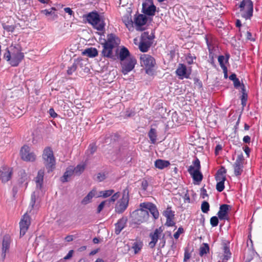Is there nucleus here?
<instances>
[{"label":"nucleus","mask_w":262,"mask_h":262,"mask_svg":"<svg viewBox=\"0 0 262 262\" xmlns=\"http://www.w3.org/2000/svg\"><path fill=\"white\" fill-rule=\"evenodd\" d=\"M4 58L10 62L12 66H17L24 58L20 46L18 44H12L7 49Z\"/></svg>","instance_id":"1"},{"label":"nucleus","mask_w":262,"mask_h":262,"mask_svg":"<svg viewBox=\"0 0 262 262\" xmlns=\"http://www.w3.org/2000/svg\"><path fill=\"white\" fill-rule=\"evenodd\" d=\"M120 43V39L115 34L111 33L107 35L106 39L101 43L102 46V55L104 57L113 58V50Z\"/></svg>","instance_id":"2"},{"label":"nucleus","mask_w":262,"mask_h":262,"mask_svg":"<svg viewBox=\"0 0 262 262\" xmlns=\"http://www.w3.org/2000/svg\"><path fill=\"white\" fill-rule=\"evenodd\" d=\"M42 159L48 172L52 171L55 168L56 160L51 148L46 147L44 149L42 154Z\"/></svg>","instance_id":"3"},{"label":"nucleus","mask_w":262,"mask_h":262,"mask_svg":"<svg viewBox=\"0 0 262 262\" xmlns=\"http://www.w3.org/2000/svg\"><path fill=\"white\" fill-rule=\"evenodd\" d=\"M89 23L98 31H102L104 28L105 24L102 18L97 12L90 13L86 17Z\"/></svg>","instance_id":"4"},{"label":"nucleus","mask_w":262,"mask_h":262,"mask_svg":"<svg viewBox=\"0 0 262 262\" xmlns=\"http://www.w3.org/2000/svg\"><path fill=\"white\" fill-rule=\"evenodd\" d=\"M201 165L200 162L198 159H195L193 162V165L189 167L188 171L192 177L193 181L200 183L203 179V174L200 171Z\"/></svg>","instance_id":"5"},{"label":"nucleus","mask_w":262,"mask_h":262,"mask_svg":"<svg viewBox=\"0 0 262 262\" xmlns=\"http://www.w3.org/2000/svg\"><path fill=\"white\" fill-rule=\"evenodd\" d=\"M240 8L241 15L246 19H250L253 15V6L251 0H243L241 3Z\"/></svg>","instance_id":"6"},{"label":"nucleus","mask_w":262,"mask_h":262,"mask_svg":"<svg viewBox=\"0 0 262 262\" xmlns=\"http://www.w3.org/2000/svg\"><path fill=\"white\" fill-rule=\"evenodd\" d=\"M140 63L146 69V73L148 75L153 74V68L156 62L155 59L149 55L143 54L140 56Z\"/></svg>","instance_id":"7"},{"label":"nucleus","mask_w":262,"mask_h":262,"mask_svg":"<svg viewBox=\"0 0 262 262\" xmlns=\"http://www.w3.org/2000/svg\"><path fill=\"white\" fill-rule=\"evenodd\" d=\"M129 202V191L126 189L123 190L122 197L117 203L115 211L118 213L123 212L127 208Z\"/></svg>","instance_id":"8"},{"label":"nucleus","mask_w":262,"mask_h":262,"mask_svg":"<svg viewBox=\"0 0 262 262\" xmlns=\"http://www.w3.org/2000/svg\"><path fill=\"white\" fill-rule=\"evenodd\" d=\"M133 216L137 224H140L148 221L149 219L148 211L145 208L140 207L133 212Z\"/></svg>","instance_id":"9"},{"label":"nucleus","mask_w":262,"mask_h":262,"mask_svg":"<svg viewBox=\"0 0 262 262\" xmlns=\"http://www.w3.org/2000/svg\"><path fill=\"white\" fill-rule=\"evenodd\" d=\"M20 155L21 158L25 161L34 162L36 159V155L28 145H24L21 147Z\"/></svg>","instance_id":"10"},{"label":"nucleus","mask_w":262,"mask_h":262,"mask_svg":"<svg viewBox=\"0 0 262 262\" xmlns=\"http://www.w3.org/2000/svg\"><path fill=\"white\" fill-rule=\"evenodd\" d=\"M137 63L136 59L134 57H130L121 62L122 72L126 75L132 71Z\"/></svg>","instance_id":"11"},{"label":"nucleus","mask_w":262,"mask_h":262,"mask_svg":"<svg viewBox=\"0 0 262 262\" xmlns=\"http://www.w3.org/2000/svg\"><path fill=\"white\" fill-rule=\"evenodd\" d=\"M191 71L190 69H187L186 66L182 63L178 65L176 70V73L180 79L184 78H189L191 75Z\"/></svg>","instance_id":"12"},{"label":"nucleus","mask_w":262,"mask_h":262,"mask_svg":"<svg viewBox=\"0 0 262 262\" xmlns=\"http://www.w3.org/2000/svg\"><path fill=\"white\" fill-rule=\"evenodd\" d=\"M156 6L152 0H145L142 4V12L148 16H153L156 12Z\"/></svg>","instance_id":"13"},{"label":"nucleus","mask_w":262,"mask_h":262,"mask_svg":"<svg viewBox=\"0 0 262 262\" xmlns=\"http://www.w3.org/2000/svg\"><path fill=\"white\" fill-rule=\"evenodd\" d=\"M244 158L243 155H238L236 160L233 164L234 173L236 176L241 175L243 171Z\"/></svg>","instance_id":"14"},{"label":"nucleus","mask_w":262,"mask_h":262,"mask_svg":"<svg viewBox=\"0 0 262 262\" xmlns=\"http://www.w3.org/2000/svg\"><path fill=\"white\" fill-rule=\"evenodd\" d=\"M140 207L145 208L147 211L149 210L155 220L158 219L159 213L155 204L150 202H144L140 204Z\"/></svg>","instance_id":"15"},{"label":"nucleus","mask_w":262,"mask_h":262,"mask_svg":"<svg viewBox=\"0 0 262 262\" xmlns=\"http://www.w3.org/2000/svg\"><path fill=\"white\" fill-rule=\"evenodd\" d=\"M11 242L12 239L10 235L6 234L3 236L2 247V256L3 258H5L6 253L9 251Z\"/></svg>","instance_id":"16"},{"label":"nucleus","mask_w":262,"mask_h":262,"mask_svg":"<svg viewBox=\"0 0 262 262\" xmlns=\"http://www.w3.org/2000/svg\"><path fill=\"white\" fill-rule=\"evenodd\" d=\"M225 173V169L224 170L223 172L222 171H218L215 177L216 180L217 182L216 188V190L219 192H222L225 188L224 182L226 180Z\"/></svg>","instance_id":"17"},{"label":"nucleus","mask_w":262,"mask_h":262,"mask_svg":"<svg viewBox=\"0 0 262 262\" xmlns=\"http://www.w3.org/2000/svg\"><path fill=\"white\" fill-rule=\"evenodd\" d=\"M30 224V217L27 213L24 215L23 219L19 223L20 226V235H24L27 231L29 226Z\"/></svg>","instance_id":"18"},{"label":"nucleus","mask_w":262,"mask_h":262,"mask_svg":"<svg viewBox=\"0 0 262 262\" xmlns=\"http://www.w3.org/2000/svg\"><path fill=\"white\" fill-rule=\"evenodd\" d=\"M12 169L11 168L4 166L0 169V180L3 183L8 182L11 177Z\"/></svg>","instance_id":"19"},{"label":"nucleus","mask_w":262,"mask_h":262,"mask_svg":"<svg viewBox=\"0 0 262 262\" xmlns=\"http://www.w3.org/2000/svg\"><path fill=\"white\" fill-rule=\"evenodd\" d=\"M162 232L163 230L160 227L156 229L153 233L150 234L151 241L149 243V246L150 248H153L155 246L158 239L161 237Z\"/></svg>","instance_id":"20"},{"label":"nucleus","mask_w":262,"mask_h":262,"mask_svg":"<svg viewBox=\"0 0 262 262\" xmlns=\"http://www.w3.org/2000/svg\"><path fill=\"white\" fill-rule=\"evenodd\" d=\"M147 21L146 16L143 14L139 15L135 20V24L137 26L138 30H142V27L144 25Z\"/></svg>","instance_id":"21"},{"label":"nucleus","mask_w":262,"mask_h":262,"mask_svg":"<svg viewBox=\"0 0 262 262\" xmlns=\"http://www.w3.org/2000/svg\"><path fill=\"white\" fill-rule=\"evenodd\" d=\"M44 177V170L40 169L37 173V175L35 179L37 189H41Z\"/></svg>","instance_id":"22"},{"label":"nucleus","mask_w":262,"mask_h":262,"mask_svg":"<svg viewBox=\"0 0 262 262\" xmlns=\"http://www.w3.org/2000/svg\"><path fill=\"white\" fill-rule=\"evenodd\" d=\"M223 254L222 256V262H227L231 257V253L228 244H225L223 248Z\"/></svg>","instance_id":"23"},{"label":"nucleus","mask_w":262,"mask_h":262,"mask_svg":"<svg viewBox=\"0 0 262 262\" xmlns=\"http://www.w3.org/2000/svg\"><path fill=\"white\" fill-rule=\"evenodd\" d=\"M229 207V206L226 204H224L220 206V210L217 213L219 218L220 220H225L226 219Z\"/></svg>","instance_id":"24"},{"label":"nucleus","mask_w":262,"mask_h":262,"mask_svg":"<svg viewBox=\"0 0 262 262\" xmlns=\"http://www.w3.org/2000/svg\"><path fill=\"white\" fill-rule=\"evenodd\" d=\"M127 219L126 218H122L120 219L116 224L115 233L119 234L123 229L125 227L126 224Z\"/></svg>","instance_id":"25"},{"label":"nucleus","mask_w":262,"mask_h":262,"mask_svg":"<svg viewBox=\"0 0 262 262\" xmlns=\"http://www.w3.org/2000/svg\"><path fill=\"white\" fill-rule=\"evenodd\" d=\"M74 166H70L68 167L66 172H64L63 177L61 178V181L63 182H67L69 181V179L74 174Z\"/></svg>","instance_id":"26"},{"label":"nucleus","mask_w":262,"mask_h":262,"mask_svg":"<svg viewBox=\"0 0 262 262\" xmlns=\"http://www.w3.org/2000/svg\"><path fill=\"white\" fill-rule=\"evenodd\" d=\"M95 188H93L90 191L88 194L82 199L81 201V204L83 205H86L92 202L93 198H95Z\"/></svg>","instance_id":"27"},{"label":"nucleus","mask_w":262,"mask_h":262,"mask_svg":"<svg viewBox=\"0 0 262 262\" xmlns=\"http://www.w3.org/2000/svg\"><path fill=\"white\" fill-rule=\"evenodd\" d=\"M143 246V244L141 241L136 240L133 243L131 249L133 250L134 253L136 254L139 253L142 249Z\"/></svg>","instance_id":"28"},{"label":"nucleus","mask_w":262,"mask_h":262,"mask_svg":"<svg viewBox=\"0 0 262 262\" xmlns=\"http://www.w3.org/2000/svg\"><path fill=\"white\" fill-rule=\"evenodd\" d=\"M170 165V162L167 160H164L161 159H158L155 162V166L156 168L163 169L166 167H167Z\"/></svg>","instance_id":"29"},{"label":"nucleus","mask_w":262,"mask_h":262,"mask_svg":"<svg viewBox=\"0 0 262 262\" xmlns=\"http://www.w3.org/2000/svg\"><path fill=\"white\" fill-rule=\"evenodd\" d=\"M129 56V52L128 50L124 47H122L121 48L118 54V58L121 61H123L126 59V58Z\"/></svg>","instance_id":"30"},{"label":"nucleus","mask_w":262,"mask_h":262,"mask_svg":"<svg viewBox=\"0 0 262 262\" xmlns=\"http://www.w3.org/2000/svg\"><path fill=\"white\" fill-rule=\"evenodd\" d=\"M82 53L89 57H95L98 55V51L95 48H90L84 50Z\"/></svg>","instance_id":"31"},{"label":"nucleus","mask_w":262,"mask_h":262,"mask_svg":"<svg viewBox=\"0 0 262 262\" xmlns=\"http://www.w3.org/2000/svg\"><path fill=\"white\" fill-rule=\"evenodd\" d=\"M55 9L51 8L50 9H45L41 11L42 14H45L47 16H51V20H54L57 18V15L55 13Z\"/></svg>","instance_id":"32"},{"label":"nucleus","mask_w":262,"mask_h":262,"mask_svg":"<svg viewBox=\"0 0 262 262\" xmlns=\"http://www.w3.org/2000/svg\"><path fill=\"white\" fill-rule=\"evenodd\" d=\"M229 57L230 56L228 54L226 55V57L223 55L218 57V61L222 69L226 68L225 64L228 61Z\"/></svg>","instance_id":"33"},{"label":"nucleus","mask_w":262,"mask_h":262,"mask_svg":"<svg viewBox=\"0 0 262 262\" xmlns=\"http://www.w3.org/2000/svg\"><path fill=\"white\" fill-rule=\"evenodd\" d=\"M150 45L151 42H149V41L141 40L139 48L140 50L142 52H146L148 50Z\"/></svg>","instance_id":"34"},{"label":"nucleus","mask_w":262,"mask_h":262,"mask_svg":"<svg viewBox=\"0 0 262 262\" xmlns=\"http://www.w3.org/2000/svg\"><path fill=\"white\" fill-rule=\"evenodd\" d=\"M149 138L152 144H155L157 140V133L154 128H151L148 133Z\"/></svg>","instance_id":"35"},{"label":"nucleus","mask_w":262,"mask_h":262,"mask_svg":"<svg viewBox=\"0 0 262 262\" xmlns=\"http://www.w3.org/2000/svg\"><path fill=\"white\" fill-rule=\"evenodd\" d=\"M19 176L20 177L19 179V182L23 184L25 183V185L27 184V174L24 170H21L19 172Z\"/></svg>","instance_id":"36"},{"label":"nucleus","mask_w":262,"mask_h":262,"mask_svg":"<svg viewBox=\"0 0 262 262\" xmlns=\"http://www.w3.org/2000/svg\"><path fill=\"white\" fill-rule=\"evenodd\" d=\"M85 165L83 163L78 164L76 167H74L75 174L79 175L84 170Z\"/></svg>","instance_id":"37"},{"label":"nucleus","mask_w":262,"mask_h":262,"mask_svg":"<svg viewBox=\"0 0 262 262\" xmlns=\"http://www.w3.org/2000/svg\"><path fill=\"white\" fill-rule=\"evenodd\" d=\"M209 250V247L207 244H204L203 246L200 248V255L202 256L207 254Z\"/></svg>","instance_id":"38"},{"label":"nucleus","mask_w":262,"mask_h":262,"mask_svg":"<svg viewBox=\"0 0 262 262\" xmlns=\"http://www.w3.org/2000/svg\"><path fill=\"white\" fill-rule=\"evenodd\" d=\"M152 39V36L149 35L147 32H144L142 34L141 40L151 42Z\"/></svg>","instance_id":"39"},{"label":"nucleus","mask_w":262,"mask_h":262,"mask_svg":"<svg viewBox=\"0 0 262 262\" xmlns=\"http://www.w3.org/2000/svg\"><path fill=\"white\" fill-rule=\"evenodd\" d=\"M242 90L243 92V94L242 96L241 101L242 104L243 105V106H244L246 104L247 95L245 93V86L244 85H242Z\"/></svg>","instance_id":"40"},{"label":"nucleus","mask_w":262,"mask_h":262,"mask_svg":"<svg viewBox=\"0 0 262 262\" xmlns=\"http://www.w3.org/2000/svg\"><path fill=\"white\" fill-rule=\"evenodd\" d=\"M163 215L166 218L173 217L174 212L171 210L170 207H168L163 212Z\"/></svg>","instance_id":"41"},{"label":"nucleus","mask_w":262,"mask_h":262,"mask_svg":"<svg viewBox=\"0 0 262 262\" xmlns=\"http://www.w3.org/2000/svg\"><path fill=\"white\" fill-rule=\"evenodd\" d=\"M209 203L206 201H204L201 205V209L204 213H207L209 210Z\"/></svg>","instance_id":"42"},{"label":"nucleus","mask_w":262,"mask_h":262,"mask_svg":"<svg viewBox=\"0 0 262 262\" xmlns=\"http://www.w3.org/2000/svg\"><path fill=\"white\" fill-rule=\"evenodd\" d=\"M123 20L126 27L128 28L129 30H130L133 27V21L131 18H129L128 17H126L124 18Z\"/></svg>","instance_id":"43"},{"label":"nucleus","mask_w":262,"mask_h":262,"mask_svg":"<svg viewBox=\"0 0 262 262\" xmlns=\"http://www.w3.org/2000/svg\"><path fill=\"white\" fill-rule=\"evenodd\" d=\"M114 192V190L113 189L103 190L102 198H106L108 196H110L113 194Z\"/></svg>","instance_id":"44"},{"label":"nucleus","mask_w":262,"mask_h":262,"mask_svg":"<svg viewBox=\"0 0 262 262\" xmlns=\"http://www.w3.org/2000/svg\"><path fill=\"white\" fill-rule=\"evenodd\" d=\"M219 224V220L216 216H213L210 219V224L212 227H216Z\"/></svg>","instance_id":"45"},{"label":"nucleus","mask_w":262,"mask_h":262,"mask_svg":"<svg viewBox=\"0 0 262 262\" xmlns=\"http://www.w3.org/2000/svg\"><path fill=\"white\" fill-rule=\"evenodd\" d=\"M173 217L166 218V222L165 225L168 227L173 226L174 225V222H173Z\"/></svg>","instance_id":"46"},{"label":"nucleus","mask_w":262,"mask_h":262,"mask_svg":"<svg viewBox=\"0 0 262 262\" xmlns=\"http://www.w3.org/2000/svg\"><path fill=\"white\" fill-rule=\"evenodd\" d=\"M106 178V175L104 172H100L98 173L97 179V180L101 182L103 181Z\"/></svg>","instance_id":"47"},{"label":"nucleus","mask_w":262,"mask_h":262,"mask_svg":"<svg viewBox=\"0 0 262 262\" xmlns=\"http://www.w3.org/2000/svg\"><path fill=\"white\" fill-rule=\"evenodd\" d=\"M107 201H102L98 206L97 212L98 213H99L103 209L105 203Z\"/></svg>","instance_id":"48"},{"label":"nucleus","mask_w":262,"mask_h":262,"mask_svg":"<svg viewBox=\"0 0 262 262\" xmlns=\"http://www.w3.org/2000/svg\"><path fill=\"white\" fill-rule=\"evenodd\" d=\"M183 229L182 228H179L177 231L174 233L173 237L175 239H178L180 235L183 232Z\"/></svg>","instance_id":"49"},{"label":"nucleus","mask_w":262,"mask_h":262,"mask_svg":"<svg viewBox=\"0 0 262 262\" xmlns=\"http://www.w3.org/2000/svg\"><path fill=\"white\" fill-rule=\"evenodd\" d=\"M96 150V146L94 144H91L90 145L88 151L90 152L91 154H93Z\"/></svg>","instance_id":"50"},{"label":"nucleus","mask_w":262,"mask_h":262,"mask_svg":"<svg viewBox=\"0 0 262 262\" xmlns=\"http://www.w3.org/2000/svg\"><path fill=\"white\" fill-rule=\"evenodd\" d=\"M76 66L75 64H73L71 67L69 68L67 72L69 75H71L76 70Z\"/></svg>","instance_id":"51"},{"label":"nucleus","mask_w":262,"mask_h":262,"mask_svg":"<svg viewBox=\"0 0 262 262\" xmlns=\"http://www.w3.org/2000/svg\"><path fill=\"white\" fill-rule=\"evenodd\" d=\"M120 194L119 192H116L112 195V197L110 199V201L114 202H115L119 197Z\"/></svg>","instance_id":"52"},{"label":"nucleus","mask_w":262,"mask_h":262,"mask_svg":"<svg viewBox=\"0 0 262 262\" xmlns=\"http://www.w3.org/2000/svg\"><path fill=\"white\" fill-rule=\"evenodd\" d=\"M35 193H36V192H34L31 195L30 205L31 206V207L32 208L33 207V206L35 203V197H36Z\"/></svg>","instance_id":"53"},{"label":"nucleus","mask_w":262,"mask_h":262,"mask_svg":"<svg viewBox=\"0 0 262 262\" xmlns=\"http://www.w3.org/2000/svg\"><path fill=\"white\" fill-rule=\"evenodd\" d=\"M49 114L53 118H56L57 116V114L55 113L54 109L51 108L49 111Z\"/></svg>","instance_id":"54"},{"label":"nucleus","mask_w":262,"mask_h":262,"mask_svg":"<svg viewBox=\"0 0 262 262\" xmlns=\"http://www.w3.org/2000/svg\"><path fill=\"white\" fill-rule=\"evenodd\" d=\"M73 254V250H71L69 251L68 253L64 257V259L67 260L72 257Z\"/></svg>","instance_id":"55"},{"label":"nucleus","mask_w":262,"mask_h":262,"mask_svg":"<svg viewBox=\"0 0 262 262\" xmlns=\"http://www.w3.org/2000/svg\"><path fill=\"white\" fill-rule=\"evenodd\" d=\"M64 11L66 13H68L70 15H72L74 14V12L72 9L69 7L64 8Z\"/></svg>","instance_id":"56"},{"label":"nucleus","mask_w":262,"mask_h":262,"mask_svg":"<svg viewBox=\"0 0 262 262\" xmlns=\"http://www.w3.org/2000/svg\"><path fill=\"white\" fill-rule=\"evenodd\" d=\"M141 185H142V188H143V189H144V190H146L147 186H148L147 181L145 180L142 181Z\"/></svg>","instance_id":"57"},{"label":"nucleus","mask_w":262,"mask_h":262,"mask_svg":"<svg viewBox=\"0 0 262 262\" xmlns=\"http://www.w3.org/2000/svg\"><path fill=\"white\" fill-rule=\"evenodd\" d=\"M95 198H102L103 197V191H97V189L95 188Z\"/></svg>","instance_id":"58"},{"label":"nucleus","mask_w":262,"mask_h":262,"mask_svg":"<svg viewBox=\"0 0 262 262\" xmlns=\"http://www.w3.org/2000/svg\"><path fill=\"white\" fill-rule=\"evenodd\" d=\"M190 258V254L187 251L185 252L184 253V261H187Z\"/></svg>","instance_id":"59"},{"label":"nucleus","mask_w":262,"mask_h":262,"mask_svg":"<svg viewBox=\"0 0 262 262\" xmlns=\"http://www.w3.org/2000/svg\"><path fill=\"white\" fill-rule=\"evenodd\" d=\"M233 84H234V86L235 88H238V87L240 86L241 85V83H240V81L239 80V79L238 78H237L236 80H235L234 81H233Z\"/></svg>","instance_id":"60"},{"label":"nucleus","mask_w":262,"mask_h":262,"mask_svg":"<svg viewBox=\"0 0 262 262\" xmlns=\"http://www.w3.org/2000/svg\"><path fill=\"white\" fill-rule=\"evenodd\" d=\"M244 150L246 154L247 155V156L249 157L250 152V148L248 146H245L244 147Z\"/></svg>","instance_id":"61"},{"label":"nucleus","mask_w":262,"mask_h":262,"mask_svg":"<svg viewBox=\"0 0 262 262\" xmlns=\"http://www.w3.org/2000/svg\"><path fill=\"white\" fill-rule=\"evenodd\" d=\"M251 138L249 136H245L243 138V141L245 143H250Z\"/></svg>","instance_id":"62"},{"label":"nucleus","mask_w":262,"mask_h":262,"mask_svg":"<svg viewBox=\"0 0 262 262\" xmlns=\"http://www.w3.org/2000/svg\"><path fill=\"white\" fill-rule=\"evenodd\" d=\"M5 29L8 31L13 32L14 29V28L12 26H8L5 27Z\"/></svg>","instance_id":"63"},{"label":"nucleus","mask_w":262,"mask_h":262,"mask_svg":"<svg viewBox=\"0 0 262 262\" xmlns=\"http://www.w3.org/2000/svg\"><path fill=\"white\" fill-rule=\"evenodd\" d=\"M229 79L233 81L236 80L237 79L236 74L234 73L232 74L229 76Z\"/></svg>","instance_id":"64"}]
</instances>
